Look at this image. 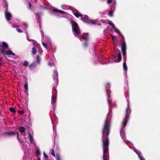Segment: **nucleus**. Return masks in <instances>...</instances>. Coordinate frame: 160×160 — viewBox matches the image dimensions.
Returning <instances> with one entry per match:
<instances>
[{
	"label": "nucleus",
	"mask_w": 160,
	"mask_h": 160,
	"mask_svg": "<svg viewBox=\"0 0 160 160\" xmlns=\"http://www.w3.org/2000/svg\"><path fill=\"white\" fill-rule=\"evenodd\" d=\"M108 20H100V21H99L98 20L99 22L100 23H101V22H102V23H104L107 24L108 23Z\"/></svg>",
	"instance_id": "nucleus-28"
},
{
	"label": "nucleus",
	"mask_w": 160,
	"mask_h": 160,
	"mask_svg": "<svg viewBox=\"0 0 160 160\" xmlns=\"http://www.w3.org/2000/svg\"><path fill=\"white\" fill-rule=\"evenodd\" d=\"M109 112L106 119L102 130V142L103 154V160H108L106 153L108 151L109 140L108 136L109 135L110 130V119L111 117V110L109 109Z\"/></svg>",
	"instance_id": "nucleus-1"
},
{
	"label": "nucleus",
	"mask_w": 160,
	"mask_h": 160,
	"mask_svg": "<svg viewBox=\"0 0 160 160\" xmlns=\"http://www.w3.org/2000/svg\"><path fill=\"white\" fill-rule=\"evenodd\" d=\"M127 106L126 110V115L122 122L120 131L121 137L124 141L125 142H128V141L126 139L124 128L127 124L128 120L129 119V114L131 112V110L130 107L129 101L128 100V98H127Z\"/></svg>",
	"instance_id": "nucleus-2"
},
{
	"label": "nucleus",
	"mask_w": 160,
	"mask_h": 160,
	"mask_svg": "<svg viewBox=\"0 0 160 160\" xmlns=\"http://www.w3.org/2000/svg\"><path fill=\"white\" fill-rule=\"evenodd\" d=\"M21 26L23 29H27L28 25L26 23H22V24Z\"/></svg>",
	"instance_id": "nucleus-29"
},
{
	"label": "nucleus",
	"mask_w": 160,
	"mask_h": 160,
	"mask_svg": "<svg viewBox=\"0 0 160 160\" xmlns=\"http://www.w3.org/2000/svg\"><path fill=\"white\" fill-rule=\"evenodd\" d=\"M37 52L36 48L35 47H33L32 48V54L34 55Z\"/></svg>",
	"instance_id": "nucleus-32"
},
{
	"label": "nucleus",
	"mask_w": 160,
	"mask_h": 160,
	"mask_svg": "<svg viewBox=\"0 0 160 160\" xmlns=\"http://www.w3.org/2000/svg\"><path fill=\"white\" fill-rule=\"evenodd\" d=\"M1 43H0V47H1Z\"/></svg>",
	"instance_id": "nucleus-61"
},
{
	"label": "nucleus",
	"mask_w": 160,
	"mask_h": 160,
	"mask_svg": "<svg viewBox=\"0 0 160 160\" xmlns=\"http://www.w3.org/2000/svg\"><path fill=\"white\" fill-rule=\"evenodd\" d=\"M123 69L124 70V73L125 74V78H127V71L128 69V68L126 64V60L125 61H124L123 62Z\"/></svg>",
	"instance_id": "nucleus-16"
},
{
	"label": "nucleus",
	"mask_w": 160,
	"mask_h": 160,
	"mask_svg": "<svg viewBox=\"0 0 160 160\" xmlns=\"http://www.w3.org/2000/svg\"><path fill=\"white\" fill-rule=\"evenodd\" d=\"M110 26H111L112 28H114L115 25L110 21L108 20V23Z\"/></svg>",
	"instance_id": "nucleus-34"
},
{
	"label": "nucleus",
	"mask_w": 160,
	"mask_h": 160,
	"mask_svg": "<svg viewBox=\"0 0 160 160\" xmlns=\"http://www.w3.org/2000/svg\"><path fill=\"white\" fill-rule=\"evenodd\" d=\"M5 17L7 21H10L12 17V15L8 11L5 10Z\"/></svg>",
	"instance_id": "nucleus-12"
},
{
	"label": "nucleus",
	"mask_w": 160,
	"mask_h": 160,
	"mask_svg": "<svg viewBox=\"0 0 160 160\" xmlns=\"http://www.w3.org/2000/svg\"><path fill=\"white\" fill-rule=\"evenodd\" d=\"M26 92V95H28V92H27H27Z\"/></svg>",
	"instance_id": "nucleus-57"
},
{
	"label": "nucleus",
	"mask_w": 160,
	"mask_h": 160,
	"mask_svg": "<svg viewBox=\"0 0 160 160\" xmlns=\"http://www.w3.org/2000/svg\"><path fill=\"white\" fill-rule=\"evenodd\" d=\"M114 0H108L107 1V3L108 4H110L112 2L113 3V1H114Z\"/></svg>",
	"instance_id": "nucleus-43"
},
{
	"label": "nucleus",
	"mask_w": 160,
	"mask_h": 160,
	"mask_svg": "<svg viewBox=\"0 0 160 160\" xmlns=\"http://www.w3.org/2000/svg\"><path fill=\"white\" fill-rule=\"evenodd\" d=\"M42 8H43V9H45L47 8H45V7H42Z\"/></svg>",
	"instance_id": "nucleus-58"
},
{
	"label": "nucleus",
	"mask_w": 160,
	"mask_h": 160,
	"mask_svg": "<svg viewBox=\"0 0 160 160\" xmlns=\"http://www.w3.org/2000/svg\"><path fill=\"white\" fill-rule=\"evenodd\" d=\"M112 28L114 29V31L117 33L118 34L119 36L122 38V39L121 40L120 42L123 41V40H124V37L121 33L119 30L118 29L116 28L115 26H114V28Z\"/></svg>",
	"instance_id": "nucleus-11"
},
{
	"label": "nucleus",
	"mask_w": 160,
	"mask_h": 160,
	"mask_svg": "<svg viewBox=\"0 0 160 160\" xmlns=\"http://www.w3.org/2000/svg\"><path fill=\"white\" fill-rule=\"evenodd\" d=\"M36 60L37 61V64H39L40 63V62L41 60V58L39 57V56L38 55H37L36 57Z\"/></svg>",
	"instance_id": "nucleus-27"
},
{
	"label": "nucleus",
	"mask_w": 160,
	"mask_h": 160,
	"mask_svg": "<svg viewBox=\"0 0 160 160\" xmlns=\"http://www.w3.org/2000/svg\"><path fill=\"white\" fill-rule=\"evenodd\" d=\"M12 28H15V27H18V26L17 25H12Z\"/></svg>",
	"instance_id": "nucleus-51"
},
{
	"label": "nucleus",
	"mask_w": 160,
	"mask_h": 160,
	"mask_svg": "<svg viewBox=\"0 0 160 160\" xmlns=\"http://www.w3.org/2000/svg\"><path fill=\"white\" fill-rule=\"evenodd\" d=\"M16 134L17 135V138L18 140L19 141V142H22V143L23 142V141L21 139H19V133L18 132H16Z\"/></svg>",
	"instance_id": "nucleus-31"
},
{
	"label": "nucleus",
	"mask_w": 160,
	"mask_h": 160,
	"mask_svg": "<svg viewBox=\"0 0 160 160\" xmlns=\"http://www.w3.org/2000/svg\"><path fill=\"white\" fill-rule=\"evenodd\" d=\"M53 89H54V90H55V89L54 88H53Z\"/></svg>",
	"instance_id": "nucleus-62"
},
{
	"label": "nucleus",
	"mask_w": 160,
	"mask_h": 160,
	"mask_svg": "<svg viewBox=\"0 0 160 160\" xmlns=\"http://www.w3.org/2000/svg\"><path fill=\"white\" fill-rule=\"evenodd\" d=\"M55 119H56V120H58V117H57L56 116V117H55Z\"/></svg>",
	"instance_id": "nucleus-55"
},
{
	"label": "nucleus",
	"mask_w": 160,
	"mask_h": 160,
	"mask_svg": "<svg viewBox=\"0 0 160 160\" xmlns=\"http://www.w3.org/2000/svg\"><path fill=\"white\" fill-rule=\"evenodd\" d=\"M62 8L64 9H69V8L68 7L66 6L65 5H63L62 6Z\"/></svg>",
	"instance_id": "nucleus-35"
},
{
	"label": "nucleus",
	"mask_w": 160,
	"mask_h": 160,
	"mask_svg": "<svg viewBox=\"0 0 160 160\" xmlns=\"http://www.w3.org/2000/svg\"><path fill=\"white\" fill-rule=\"evenodd\" d=\"M81 38L84 40L83 45L85 47H87L89 44V40L88 34L87 33H83L81 36Z\"/></svg>",
	"instance_id": "nucleus-5"
},
{
	"label": "nucleus",
	"mask_w": 160,
	"mask_h": 160,
	"mask_svg": "<svg viewBox=\"0 0 160 160\" xmlns=\"http://www.w3.org/2000/svg\"><path fill=\"white\" fill-rule=\"evenodd\" d=\"M95 54L96 56V59H98V62H95L94 63H98V62H99L102 64H104V63H103L102 62V58H99L98 56H96V54L95 53Z\"/></svg>",
	"instance_id": "nucleus-25"
},
{
	"label": "nucleus",
	"mask_w": 160,
	"mask_h": 160,
	"mask_svg": "<svg viewBox=\"0 0 160 160\" xmlns=\"http://www.w3.org/2000/svg\"><path fill=\"white\" fill-rule=\"evenodd\" d=\"M117 2L116 0H114L113 1L112 4L111 5V9L112 10L115 11Z\"/></svg>",
	"instance_id": "nucleus-18"
},
{
	"label": "nucleus",
	"mask_w": 160,
	"mask_h": 160,
	"mask_svg": "<svg viewBox=\"0 0 160 160\" xmlns=\"http://www.w3.org/2000/svg\"><path fill=\"white\" fill-rule=\"evenodd\" d=\"M73 33L75 36H77L80 33V30L78 28V24L73 20L71 22Z\"/></svg>",
	"instance_id": "nucleus-4"
},
{
	"label": "nucleus",
	"mask_w": 160,
	"mask_h": 160,
	"mask_svg": "<svg viewBox=\"0 0 160 160\" xmlns=\"http://www.w3.org/2000/svg\"><path fill=\"white\" fill-rule=\"evenodd\" d=\"M114 11L112 10H110L109 12H108V14L110 17H112L113 15V12Z\"/></svg>",
	"instance_id": "nucleus-33"
},
{
	"label": "nucleus",
	"mask_w": 160,
	"mask_h": 160,
	"mask_svg": "<svg viewBox=\"0 0 160 160\" xmlns=\"http://www.w3.org/2000/svg\"><path fill=\"white\" fill-rule=\"evenodd\" d=\"M111 37H112V38H113V40H114L115 38H116V36H114V35H112V34H111Z\"/></svg>",
	"instance_id": "nucleus-47"
},
{
	"label": "nucleus",
	"mask_w": 160,
	"mask_h": 160,
	"mask_svg": "<svg viewBox=\"0 0 160 160\" xmlns=\"http://www.w3.org/2000/svg\"><path fill=\"white\" fill-rule=\"evenodd\" d=\"M107 100L109 107H111L112 108H114L116 107L115 103L114 102H112V101L110 94H108Z\"/></svg>",
	"instance_id": "nucleus-9"
},
{
	"label": "nucleus",
	"mask_w": 160,
	"mask_h": 160,
	"mask_svg": "<svg viewBox=\"0 0 160 160\" xmlns=\"http://www.w3.org/2000/svg\"><path fill=\"white\" fill-rule=\"evenodd\" d=\"M53 12H57L60 13L61 14H63L65 13V12L63 11L58 10L56 8H54L52 10Z\"/></svg>",
	"instance_id": "nucleus-22"
},
{
	"label": "nucleus",
	"mask_w": 160,
	"mask_h": 160,
	"mask_svg": "<svg viewBox=\"0 0 160 160\" xmlns=\"http://www.w3.org/2000/svg\"><path fill=\"white\" fill-rule=\"evenodd\" d=\"M1 47L2 48L1 49H4L5 50V49L8 48V45L7 43L3 42H2V44H1Z\"/></svg>",
	"instance_id": "nucleus-21"
},
{
	"label": "nucleus",
	"mask_w": 160,
	"mask_h": 160,
	"mask_svg": "<svg viewBox=\"0 0 160 160\" xmlns=\"http://www.w3.org/2000/svg\"><path fill=\"white\" fill-rule=\"evenodd\" d=\"M41 154V152L38 149L36 148L35 150V154L37 156H38Z\"/></svg>",
	"instance_id": "nucleus-26"
},
{
	"label": "nucleus",
	"mask_w": 160,
	"mask_h": 160,
	"mask_svg": "<svg viewBox=\"0 0 160 160\" xmlns=\"http://www.w3.org/2000/svg\"><path fill=\"white\" fill-rule=\"evenodd\" d=\"M25 129L24 127L22 126L20 127L19 131L22 135L25 136Z\"/></svg>",
	"instance_id": "nucleus-19"
},
{
	"label": "nucleus",
	"mask_w": 160,
	"mask_h": 160,
	"mask_svg": "<svg viewBox=\"0 0 160 160\" xmlns=\"http://www.w3.org/2000/svg\"><path fill=\"white\" fill-rule=\"evenodd\" d=\"M28 134L30 142L32 145H33L35 148H36L37 145L34 141L33 136L30 132H28Z\"/></svg>",
	"instance_id": "nucleus-8"
},
{
	"label": "nucleus",
	"mask_w": 160,
	"mask_h": 160,
	"mask_svg": "<svg viewBox=\"0 0 160 160\" xmlns=\"http://www.w3.org/2000/svg\"><path fill=\"white\" fill-rule=\"evenodd\" d=\"M27 148V146L26 145L23 144L22 148H23V149L24 150L26 151V149Z\"/></svg>",
	"instance_id": "nucleus-44"
},
{
	"label": "nucleus",
	"mask_w": 160,
	"mask_h": 160,
	"mask_svg": "<svg viewBox=\"0 0 160 160\" xmlns=\"http://www.w3.org/2000/svg\"><path fill=\"white\" fill-rule=\"evenodd\" d=\"M28 8L31 9V4L30 2H28V6H27Z\"/></svg>",
	"instance_id": "nucleus-42"
},
{
	"label": "nucleus",
	"mask_w": 160,
	"mask_h": 160,
	"mask_svg": "<svg viewBox=\"0 0 160 160\" xmlns=\"http://www.w3.org/2000/svg\"><path fill=\"white\" fill-rule=\"evenodd\" d=\"M114 58V59H116V58H117V56H114V58Z\"/></svg>",
	"instance_id": "nucleus-56"
},
{
	"label": "nucleus",
	"mask_w": 160,
	"mask_h": 160,
	"mask_svg": "<svg viewBox=\"0 0 160 160\" xmlns=\"http://www.w3.org/2000/svg\"><path fill=\"white\" fill-rule=\"evenodd\" d=\"M41 35H42V37L43 38V39H44V38H43V36H44V33L42 31H41Z\"/></svg>",
	"instance_id": "nucleus-50"
},
{
	"label": "nucleus",
	"mask_w": 160,
	"mask_h": 160,
	"mask_svg": "<svg viewBox=\"0 0 160 160\" xmlns=\"http://www.w3.org/2000/svg\"><path fill=\"white\" fill-rule=\"evenodd\" d=\"M20 114H23V113H24V112H23V111H22H22H20Z\"/></svg>",
	"instance_id": "nucleus-52"
},
{
	"label": "nucleus",
	"mask_w": 160,
	"mask_h": 160,
	"mask_svg": "<svg viewBox=\"0 0 160 160\" xmlns=\"http://www.w3.org/2000/svg\"><path fill=\"white\" fill-rule=\"evenodd\" d=\"M1 53L3 55L7 54V55H11L13 56H15V54L10 50H8L6 52L5 51V50L4 49H1Z\"/></svg>",
	"instance_id": "nucleus-10"
},
{
	"label": "nucleus",
	"mask_w": 160,
	"mask_h": 160,
	"mask_svg": "<svg viewBox=\"0 0 160 160\" xmlns=\"http://www.w3.org/2000/svg\"><path fill=\"white\" fill-rule=\"evenodd\" d=\"M51 154L53 156L55 157L54 151L53 149H52L50 152Z\"/></svg>",
	"instance_id": "nucleus-38"
},
{
	"label": "nucleus",
	"mask_w": 160,
	"mask_h": 160,
	"mask_svg": "<svg viewBox=\"0 0 160 160\" xmlns=\"http://www.w3.org/2000/svg\"><path fill=\"white\" fill-rule=\"evenodd\" d=\"M37 63L34 62L30 64L29 67L31 70H32L33 68H35L37 65Z\"/></svg>",
	"instance_id": "nucleus-23"
},
{
	"label": "nucleus",
	"mask_w": 160,
	"mask_h": 160,
	"mask_svg": "<svg viewBox=\"0 0 160 160\" xmlns=\"http://www.w3.org/2000/svg\"><path fill=\"white\" fill-rule=\"evenodd\" d=\"M35 14L36 16L37 17V18L38 20H39L40 19V18L39 16V14L38 13H35Z\"/></svg>",
	"instance_id": "nucleus-36"
},
{
	"label": "nucleus",
	"mask_w": 160,
	"mask_h": 160,
	"mask_svg": "<svg viewBox=\"0 0 160 160\" xmlns=\"http://www.w3.org/2000/svg\"><path fill=\"white\" fill-rule=\"evenodd\" d=\"M51 120H52V124H53V122L52 119V118H51Z\"/></svg>",
	"instance_id": "nucleus-60"
},
{
	"label": "nucleus",
	"mask_w": 160,
	"mask_h": 160,
	"mask_svg": "<svg viewBox=\"0 0 160 160\" xmlns=\"http://www.w3.org/2000/svg\"><path fill=\"white\" fill-rule=\"evenodd\" d=\"M48 64H49V65L50 66H51L52 65H53V64L52 63H50V62H49Z\"/></svg>",
	"instance_id": "nucleus-54"
},
{
	"label": "nucleus",
	"mask_w": 160,
	"mask_h": 160,
	"mask_svg": "<svg viewBox=\"0 0 160 160\" xmlns=\"http://www.w3.org/2000/svg\"><path fill=\"white\" fill-rule=\"evenodd\" d=\"M9 22L10 23H11V22H10V21H9Z\"/></svg>",
	"instance_id": "nucleus-63"
},
{
	"label": "nucleus",
	"mask_w": 160,
	"mask_h": 160,
	"mask_svg": "<svg viewBox=\"0 0 160 160\" xmlns=\"http://www.w3.org/2000/svg\"><path fill=\"white\" fill-rule=\"evenodd\" d=\"M27 35L26 38H27V40L28 41H31L32 40L31 39H29V36L28 35L27 32Z\"/></svg>",
	"instance_id": "nucleus-46"
},
{
	"label": "nucleus",
	"mask_w": 160,
	"mask_h": 160,
	"mask_svg": "<svg viewBox=\"0 0 160 160\" xmlns=\"http://www.w3.org/2000/svg\"><path fill=\"white\" fill-rule=\"evenodd\" d=\"M43 155L45 159H48V156L46 154L45 152H43Z\"/></svg>",
	"instance_id": "nucleus-40"
},
{
	"label": "nucleus",
	"mask_w": 160,
	"mask_h": 160,
	"mask_svg": "<svg viewBox=\"0 0 160 160\" xmlns=\"http://www.w3.org/2000/svg\"><path fill=\"white\" fill-rule=\"evenodd\" d=\"M56 101V97L52 95V97L51 104L54 110L55 108V103Z\"/></svg>",
	"instance_id": "nucleus-13"
},
{
	"label": "nucleus",
	"mask_w": 160,
	"mask_h": 160,
	"mask_svg": "<svg viewBox=\"0 0 160 160\" xmlns=\"http://www.w3.org/2000/svg\"><path fill=\"white\" fill-rule=\"evenodd\" d=\"M53 78L55 80V81L58 82V75L57 71L55 69L54 71V74L53 76Z\"/></svg>",
	"instance_id": "nucleus-15"
},
{
	"label": "nucleus",
	"mask_w": 160,
	"mask_h": 160,
	"mask_svg": "<svg viewBox=\"0 0 160 160\" xmlns=\"http://www.w3.org/2000/svg\"><path fill=\"white\" fill-rule=\"evenodd\" d=\"M15 134H16V132H9L4 133V135L5 136H12Z\"/></svg>",
	"instance_id": "nucleus-20"
},
{
	"label": "nucleus",
	"mask_w": 160,
	"mask_h": 160,
	"mask_svg": "<svg viewBox=\"0 0 160 160\" xmlns=\"http://www.w3.org/2000/svg\"><path fill=\"white\" fill-rule=\"evenodd\" d=\"M28 62L27 61H25L23 63V65L26 66H28Z\"/></svg>",
	"instance_id": "nucleus-41"
},
{
	"label": "nucleus",
	"mask_w": 160,
	"mask_h": 160,
	"mask_svg": "<svg viewBox=\"0 0 160 160\" xmlns=\"http://www.w3.org/2000/svg\"><path fill=\"white\" fill-rule=\"evenodd\" d=\"M74 15L77 17L78 18L79 17H81L82 20L84 22L90 23L93 24H96L98 26H100L101 23L99 22L98 20L96 19L94 20H92L89 19V17L87 15H84L83 16L82 14L78 12H75L74 13Z\"/></svg>",
	"instance_id": "nucleus-3"
},
{
	"label": "nucleus",
	"mask_w": 160,
	"mask_h": 160,
	"mask_svg": "<svg viewBox=\"0 0 160 160\" xmlns=\"http://www.w3.org/2000/svg\"><path fill=\"white\" fill-rule=\"evenodd\" d=\"M56 159L57 160H60L61 159V157L59 155H56Z\"/></svg>",
	"instance_id": "nucleus-39"
},
{
	"label": "nucleus",
	"mask_w": 160,
	"mask_h": 160,
	"mask_svg": "<svg viewBox=\"0 0 160 160\" xmlns=\"http://www.w3.org/2000/svg\"><path fill=\"white\" fill-rule=\"evenodd\" d=\"M110 87V85L109 83H107L106 86V90L107 92V93L108 96V94H110L109 93L110 92V91L109 88Z\"/></svg>",
	"instance_id": "nucleus-17"
},
{
	"label": "nucleus",
	"mask_w": 160,
	"mask_h": 160,
	"mask_svg": "<svg viewBox=\"0 0 160 160\" xmlns=\"http://www.w3.org/2000/svg\"><path fill=\"white\" fill-rule=\"evenodd\" d=\"M120 44H121V48L122 52L123 55L125 56L126 54V42L124 40H123V41L120 42Z\"/></svg>",
	"instance_id": "nucleus-6"
},
{
	"label": "nucleus",
	"mask_w": 160,
	"mask_h": 160,
	"mask_svg": "<svg viewBox=\"0 0 160 160\" xmlns=\"http://www.w3.org/2000/svg\"><path fill=\"white\" fill-rule=\"evenodd\" d=\"M17 31L19 32H22L21 29L18 28L17 29Z\"/></svg>",
	"instance_id": "nucleus-48"
},
{
	"label": "nucleus",
	"mask_w": 160,
	"mask_h": 160,
	"mask_svg": "<svg viewBox=\"0 0 160 160\" xmlns=\"http://www.w3.org/2000/svg\"><path fill=\"white\" fill-rule=\"evenodd\" d=\"M24 89H25V92H26L28 90V83L27 82H26L24 84Z\"/></svg>",
	"instance_id": "nucleus-30"
},
{
	"label": "nucleus",
	"mask_w": 160,
	"mask_h": 160,
	"mask_svg": "<svg viewBox=\"0 0 160 160\" xmlns=\"http://www.w3.org/2000/svg\"><path fill=\"white\" fill-rule=\"evenodd\" d=\"M105 14V13L104 12H100V15L103 16Z\"/></svg>",
	"instance_id": "nucleus-49"
},
{
	"label": "nucleus",
	"mask_w": 160,
	"mask_h": 160,
	"mask_svg": "<svg viewBox=\"0 0 160 160\" xmlns=\"http://www.w3.org/2000/svg\"><path fill=\"white\" fill-rule=\"evenodd\" d=\"M42 44H43V46L46 48H47V45L46 43H44L43 42H42Z\"/></svg>",
	"instance_id": "nucleus-45"
},
{
	"label": "nucleus",
	"mask_w": 160,
	"mask_h": 160,
	"mask_svg": "<svg viewBox=\"0 0 160 160\" xmlns=\"http://www.w3.org/2000/svg\"><path fill=\"white\" fill-rule=\"evenodd\" d=\"M9 110L12 112H15V109L12 107H11L9 108Z\"/></svg>",
	"instance_id": "nucleus-37"
},
{
	"label": "nucleus",
	"mask_w": 160,
	"mask_h": 160,
	"mask_svg": "<svg viewBox=\"0 0 160 160\" xmlns=\"http://www.w3.org/2000/svg\"><path fill=\"white\" fill-rule=\"evenodd\" d=\"M114 49L115 51L116 54H118V52H119V53L118 55V59H117L114 60L113 61H111L110 62L111 63H112L113 62H119L121 60V54L120 53V50L115 47H114Z\"/></svg>",
	"instance_id": "nucleus-7"
},
{
	"label": "nucleus",
	"mask_w": 160,
	"mask_h": 160,
	"mask_svg": "<svg viewBox=\"0 0 160 160\" xmlns=\"http://www.w3.org/2000/svg\"><path fill=\"white\" fill-rule=\"evenodd\" d=\"M2 61V59L1 57H0V66H1V65Z\"/></svg>",
	"instance_id": "nucleus-53"
},
{
	"label": "nucleus",
	"mask_w": 160,
	"mask_h": 160,
	"mask_svg": "<svg viewBox=\"0 0 160 160\" xmlns=\"http://www.w3.org/2000/svg\"><path fill=\"white\" fill-rule=\"evenodd\" d=\"M133 150L138 155L140 160H144L143 158L142 155H141V152L139 150L136 149L134 148Z\"/></svg>",
	"instance_id": "nucleus-14"
},
{
	"label": "nucleus",
	"mask_w": 160,
	"mask_h": 160,
	"mask_svg": "<svg viewBox=\"0 0 160 160\" xmlns=\"http://www.w3.org/2000/svg\"><path fill=\"white\" fill-rule=\"evenodd\" d=\"M37 160H40V158H38Z\"/></svg>",
	"instance_id": "nucleus-59"
},
{
	"label": "nucleus",
	"mask_w": 160,
	"mask_h": 160,
	"mask_svg": "<svg viewBox=\"0 0 160 160\" xmlns=\"http://www.w3.org/2000/svg\"><path fill=\"white\" fill-rule=\"evenodd\" d=\"M2 1L4 2L3 3V7L4 8H5V11L6 10L8 11V3L6 0H2Z\"/></svg>",
	"instance_id": "nucleus-24"
}]
</instances>
